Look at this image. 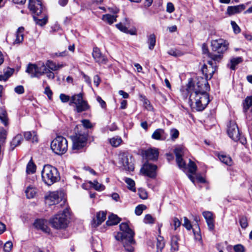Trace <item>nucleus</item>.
Segmentation results:
<instances>
[{"label": "nucleus", "instance_id": "nucleus-1", "mask_svg": "<svg viewBox=\"0 0 252 252\" xmlns=\"http://www.w3.org/2000/svg\"><path fill=\"white\" fill-rule=\"evenodd\" d=\"M212 71L209 74L207 73V66L204 65L202 68V72L205 75L206 79H203L202 83H197L196 88L191 81L189 82L187 86V91L189 94V102L191 106L194 102L197 111H202L208 104L210 99L206 91L209 89L207 80L210 79L213 75L214 71L211 67Z\"/></svg>", "mask_w": 252, "mask_h": 252}, {"label": "nucleus", "instance_id": "nucleus-2", "mask_svg": "<svg viewBox=\"0 0 252 252\" xmlns=\"http://www.w3.org/2000/svg\"><path fill=\"white\" fill-rule=\"evenodd\" d=\"M121 232H118L115 236L117 240L122 243L125 250L128 252H133L134 250L135 241L134 239L135 233L129 228L128 224L123 222L120 225Z\"/></svg>", "mask_w": 252, "mask_h": 252}, {"label": "nucleus", "instance_id": "nucleus-3", "mask_svg": "<svg viewBox=\"0 0 252 252\" xmlns=\"http://www.w3.org/2000/svg\"><path fill=\"white\" fill-rule=\"evenodd\" d=\"M29 8L34 14L33 18L37 24L43 26L47 22V16L44 13L41 0H29Z\"/></svg>", "mask_w": 252, "mask_h": 252}, {"label": "nucleus", "instance_id": "nucleus-4", "mask_svg": "<svg viewBox=\"0 0 252 252\" xmlns=\"http://www.w3.org/2000/svg\"><path fill=\"white\" fill-rule=\"evenodd\" d=\"M228 43L223 39L213 40L211 42V46L214 53H208V57L215 62H220L222 58L223 54L228 49Z\"/></svg>", "mask_w": 252, "mask_h": 252}, {"label": "nucleus", "instance_id": "nucleus-5", "mask_svg": "<svg viewBox=\"0 0 252 252\" xmlns=\"http://www.w3.org/2000/svg\"><path fill=\"white\" fill-rule=\"evenodd\" d=\"M41 175L43 181L48 186L54 184L60 179L57 169L50 165L44 166Z\"/></svg>", "mask_w": 252, "mask_h": 252}, {"label": "nucleus", "instance_id": "nucleus-6", "mask_svg": "<svg viewBox=\"0 0 252 252\" xmlns=\"http://www.w3.org/2000/svg\"><path fill=\"white\" fill-rule=\"evenodd\" d=\"M74 104L75 105L74 110L77 113L86 111L90 109V106L87 100L83 98V93H80L73 95L69 102V105Z\"/></svg>", "mask_w": 252, "mask_h": 252}, {"label": "nucleus", "instance_id": "nucleus-7", "mask_svg": "<svg viewBox=\"0 0 252 252\" xmlns=\"http://www.w3.org/2000/svg\"><path fill=\"white\" fill-rule=\"evenodd\" d=\"M68 210H64L61 213L56 215L50 220V223L52 226L56 229H63L67 226L69 221L67 219L66 213Z\"/></svg>", "mask_w": 252, "mask_h": 252}, {"label": "nucleus", "instance_id": "nucleus-8", "mask_svg": "<svg viewBox=\"0 0 252 252\" xmlns=\"http://www.w3.org/2000/svg\"><path fill=\"white\" fill-rule=\"evenodd\" d=\"M118 164L123 169L131 171L134 170L132 156L128 153H121L118 155Z\"/></svg>", "mask_w": 252, "mask_h": 252}, {"label": "nucleus", "instance_id": "nucleus-9", "mask_svg": "<svg viewBox=\"0 0 252 252\" xmlns=\"http://www.w3.org/2000/svg\"><path fill=\"white\" fill-rule=\"evenodd\" d=\"M45 67L44 63H39L38 64L29 63L27 67L26 72L31 77H39L46 72Z\"/></svg>", "mask_w": 252, "mask_h": 252}, {"label": "nucleus", "instance_id": "nucleus-10", "mask_svg": "<svg viewBox=\"0 0 252 252\" xmlns=\"http://www.w3.org/2000/svg\"><path fill=\"white\" fill-rule=\"evenodd\" d=\"M227 134L234 142H244L246 140L244 137H240V133L238 126L234 121H230L227 125Z\"/></svg>", "mask_w": 252, "mask_h": 252}, {"label": "nucleus", "instance_id": "nucleus-11", "mask_svg": "<svg viewBox=\"0 0 252 252\" xmlns=\"http://www.w3.org/2000/svg\"><path fill=\"white\" fill-rule=\"evenodd\" d=\"M187 150L185 147H177L174 150L176 155V161L180 168H185L186 164L182 157L184 156L187 153Z\"/></svg>", "mask_w": 252, "mask_h": 252}, {"label": "nucleus", "instance_id": "nucleus-12", "mask_svg": "<svg viewBox=\"0 0 252 252\" xmlns=\"http://www.w3.org/2000/svg\"><path fill=\"white\" fill-rule=\"evenodd\" d=\"M157 166L155 164L146 163L144 164L141 171L145 175L151 178H155L157 176Z\"/></svg>", "mask_w": 252, "mask_h": 252}, {"label": "nucleus", "instance_id": "nucleus-13", "mask_svg": "<svg viewBox=\"0 0 252 252\" xmlns=\"http://www.w3.org/2000/svg\"><path fill=\"white\" fill-rule=\"evenodd\" d=\"M68 143H51L50 147L52 151L57 155H63L67 150Z\"/></svg>", "mask_w": 252, "mask_h": 252}, {"label": "nucleus", "instance_id": "nucleus-14", "mask_svg": "<svg viewBox=\"0 0 252 252\" xmlns=\"http://www.w3.org/2000/svg\"><path fill=\"white\" fill-rule=\"evenodd\" d=\"M92 56L95 62L99 64H106L107 62V58L102 54L100 49L96 47L93 48Z\"/></svg>", "mask_w": 252, "mask_h": 252}, {"label": "nucleus", "instance_id": "nucleus-15", "mask_svg": "<svg viewBox=\"0 0 252 252\" xmlns=\"http://www.w3.org/2000/svg\"><path fill=\"white\" fill-rule=\"evenodd\" d=\"M61 198L58 191L49 192L45 196V203L49 205H52L58 203Z\"/></svg>", "mask_w": 252, "mask_h": 252}, {"label": "nucleus", "instance_id": "nucleus-16", "mask_svg": "<svg viewBox=\"0 0 252 252\" xmlns=\"http://www.w3.org/2000/svg\"><path fill=\"white\" fill-rule=\"evenodd\" d=\"M106 219V213L104 211H100L96 213V219L94 218L92 221V225L97 227L101 224Z\"/></svg>", "mask_w": 252, "mask_h": 252}, {"label": "nucleus", "instance_id": "nucleus-17", "mask_svg": "<svg viewBox=\"0 0 252 252\" xmlns=\"http://www.w3.org/2000/svg\"><path fill=\"white\" fill-rule=\"evenodd\" d=\"M144 154L147 159L156 160L158 158L159 153L158 149L150 148L145 150Z\"/></svg>", "mask_w": 252, "mask_h": 252}, {"label": "nucleus", "instance_id": "nucleus-18", "mask_svg": "<svg viewBox=\"0 0 252 252\" xmlns=\"http://www.w3.org/2000/svg\"><path fill=\"white\" fill-rule=\"evenodd\" d=\"M202 215L206 220L209 229L210 230H214V220L212 213L209 211H205L203 212Z\"/></svg>", "mask_w": 252, "mask_h": 252}, {"label": "nucleus", "instance_id": "nucleus-19", "mask_svg": "<svg viewBox=\"0 0 252 252\" xmlns=\"http://www.w3.org/2000/svg\"><path fill=\"white\" fill-rule=\"evenodd\" d=\"M47 221L45 220L39 219L36 220L34 225L37 229H40L46 233H49L50 229L47 226Z\"/></svg>", "mask_w": 252, "mask_h": 252}, {"label": "nucleus", "instance_id": "nucleus-20", "mask_svg": "<svg viewBox=\"0 0 252 252\" xmlns=\"http://www.w3.org/2000/svg\"><path fill=\"white\" fill-rule=\"evenodd\" d=\"M246 8V5L244 4L236 6H229L227 8V13L229 15H232L239 13Z\"/></svg>", "mask_w": 252, "mask_h": 252}, {"label": "nucleus", "instance_id": "nucleus-21", "mask_svg": "<svg viewBox=\"0 0 252 252\" xmlns=\"http://www.w3.org/2000/svg\"><path fill=\"white\" fill-rule=\"evenodd\" d=\"M167 136L163 129L158 128L153 132L152 137L156 140L164 141L166 139Z\"/></svg>", "mask_w": 252, "mask_h": 252}, {"label": "nucleus", "instance_id": "nucleus-22", "mask_svg": "<svg viewBox=\"0 0 252 252\" xmlns=\"http://www.w3.org/2000/svg\"><path fill=\"white\" fill-rule=\"evenodd\" d=\"M44 66H45L47 70H52V71H57L62 68L63 65V64H56L53 61L48 60L46 63L44 64Z\"/></svg>", "mask_w": 252, "mask_h": 252}, {"label": "nucleus", "instance_id": "nucleus-23", "mask_svg": "<svg viewBox=\"0 0 252 252\" xmlns=\"http://www.w3.org/2000/svg\"><path fill=\"white\" fill-rule=\"evenodd\" d=\"M24 136L26 141L37 142L38 140V136L34 131L25 132L24 133Z\"/></svg>", "mask_w": 252, "mask_h": 252}, {"label": "nucleus", "instance_id": "nucleus-24", "mask_svg": "<svg viewBox=\"0 0 252 252\" xmlns=\"http://www.w3.org/2000/svg\"><path fill=\"white\" fill-rule=\"evenodd\" d=\"M25 192L27 198H33L37 193V189L32 186H29L27 188Z\"/></svg>", "mask_w": 252, "mask_h": 252}, {"label": "nucleus", "instance_id": "nucleus-25", "mask_svg": "<svg viewBox=\"0 0 252 252\" xmlns=\"http://www.w3.org/2000/svg\"><path fill=\"white\" fill-rule=\"evenodd\" d=\"M179 238L177 236H172L171 238V251L172 252H177L179 250Z\"/></svg>", "mask_w": 252, "mask_h": 252}, {"label": "nucleus", "instance_id": "nucleus-26", "mask_svg": "<svg viewBox=\"0 0 252 252\" xmlns=\"http://www.w3.org/2000/svg\"><path fill=\"white\" fill-rule=\"evenodd\" d=\"M120 221V219L117 215L112 214L109 216L106 223L107 225H113L118 224Z\"/></svg>", "mask_w": 252, "mask_h": 252}, {"label": "nucleus", "instance_id": "nucleus-27", "mask_svg": "<svg viewBox=\"0 0 252 252\" xmlns=\"http://www.w3.org/2000/svg\"><path fill=\"white\" fill-rule=\"evenodd\" d=\"M24 28L22 27H20L18 29L16 32V38L14 41L15 43H21L24 39Z\"/></svg>", "mask_w": 252, "mask_h": 252}, {"label": "nucleus", "instance_id": "nucleus-28", "mask_svg": "<svg viewBox=\"0 0 252 252\" xmlns=\"http://www.w3.org/2000/svg\"><path fill=\"white\" fill-rule=\"evenodd\" d=\"M242 62L243 59L241 57L234 58L231 59L230 63L228 65L231 69L234 70L236 69V66Z\"/></svg>", "mask_w": 252, "mask_h": 252}, {"label": "nucleus", "instance_id": "nucleus-29", "mask_svg": "<svg viewBox=\"0 0 252 252\" xmlns=\"http://www.w3.org/2000/svg\"><path fill=\"white\" fill-rule=\"evenodd\" d=\"M117 17V16L116 15H112L111 14H107L103 15L102 16V19L109 25H111L116 21Z\"/></svg>", "mask_w": 252, "mask_h": 252}, {"label": "nucleus", "instance_id": "nucleus-30", "mask_svg": "<svg viewBox=\"0 0 252 252\" xmlns=\"http://www.w3.org/2000/svg\"><path fill=\"white\" fill-rule=\"evenodd\" d=\"M86 143H72V150L74 153L82 151Z\"/></svg>", "mask_w": 252, "mask_h": 252}, {"label": "nucleus", "instance_id": "nucleus-31", "mask_svg": "<svg viewBox=\"0 0 252 252\" xmlns=\"http://www.w3.org/2000/svg\"><path fill=\"white\" fill-rule=\"evenodd\" d=\"M157 248L158 249L157 252L161 251L165 246V242L164 239L160 236H158L157 238Z\"/></svg>", "mask_w": 252, "mask_h": 252}, {"label": "nucleus", "instance_id": "nucleus-32", "mask_svg": "<svg viewBox=\"0 0 252 252\" xmlns=\"http://www.w3.org/2000/svg\"><path fill=\"white\" fill-rule=\"evenodd\" d=\"M218 158L223 163L227 165H231L232 164V159L230 157L224 155H218Z\"/></svg>", "mask_w": 252, "mask_h": 252}, {"label": "nucleus", "instance_id": "nucleus-33", "mask_svg": "<svg viewBox=\"0 0 252 252\" xmlns=\"http://www.w3.org/2000/svg\"><path fill=\"white\" fill-rule=\"evenodd\" d=\"M243 105L244 111L246 112L249 108L252 106V96H248L246 98Z\"/></svg>", "mask_w": 252, "mask_h": 252}, {"label": "nucleus", "instance_id": "nucleus-34", "mask_svg": "<svg viewBox=\"0 0 252 252\" xmlns=\"http://www.w3.org/2000/svg\"><path fill=\"white\" fill-rule=\"evenodd\" d=\"M36 166L32 162V160H30L27 166V172L28 174H32L35 172Z\"/></svg>", "mask_w": 252, "mask_h": 252}, {"label": "nucleus", "instance_id": "nucleus-35", "mask_svg": "<svg viewBox=\"0 0 252 252\" xmlns=\"http://www.w3.org/2000/svg\"><path fill=\"white\" fill-rule=\"evenodd\" d=\"M89 183L96 190L101 191L104 189V186L99 184L97 181L94 180V182L90 181Z\"/></svg>", "mask_w": 252, "mask_h": 252}, {"label": "nucleus", "instance_id": "nucleus-36", "mask_svg": "<svg viewBox=\"0 0 252 252\" xmlns=\"http://www.w3.org/2000/svg\"><path fill=\"white\" fill-rule=\"evenodd\" d=\"M149 48L153 50L156 44V36L154 34H151L148 38Z\"/></svg>", "mask_w": 252, "mask_h": 252}, {"label": "nucleus", "instance_id": "nucleus-37", "mask_svg": "<svg viewBox=\"0 0 252 252\" xmlns=\"http://www.w3.org/2000/svg\"><path fill=\"white\" fill-rule=\"evenodd\" d=\"M125 182L127 184L128 188L133 191H135L136 189L135 187L134 181L130 178H126Z\"/></svg>", "mask_w": 252, "mask_h": 252}, {"label": "nucleus", "instance_id": "nucleus-38", "mask_svg": "<svg viewBox=\"0 0 252 252\" xmlns=\"http://www.w3.org/2000/svg\"><path fill=\"white\" fill-rule=\"evenodd\" d=\"M239 223L241 227L243 229L246 228L248 225V220L246 217L244 216H241L239 217Z\"/></svg>", "mask_w": 252, "mask_h": 252}, {"label": "nucleus", "instance_id": "nucleus-39", "mask_svg": "<svg viewBox=\"0 0 252 252\" xmlns=\"http://www.w3.org/2000/svg\"><path fill=\"white\" fill-rule=\"evenodd\" d=\"M117 28L120 30L121 31L128 33H129L130 34H134L135 33L133 32H130L128 30V29L124 25H123L122 23H119L116 25Z\"/></svg>", "mask_w": 252, "mask_h": 252}, {"label": "nucleus", "instance_id": "nucleus-40", "mask_svg": "<svg viewBox=\"0 0 252 252\" xmlns=\"http://www.w3.org/2000/svg\"><path fill=\"white\" fill-rule=\"evenodd\" d=\"M145 205L141 204L138 205L135 209V213L136 215L139 216L142 214L143 211L146 209Z\"/></svg>", "mask_w": 252, "mask_h": 252}, {"label": "nucleus", "instance_id": "nucleus-41", "mask_svg": "<svg viewBox=\"0 0 252 252\" xmlns=\"http://www.w3.org/2000/svg\"><path fill=\"white\" fill-rule=\"evenodd\" d=\"M170 135L171 140L174 141L179 137V132L177 129L173 128L170 130Z\"/></svg>", "mask_w": 252, "mask_h": 252}, {"label": "nucleus", "instance_id": "nucleus-42", "mask_svg": "<svg viewBox=\"0 0 252 252\" xmlns=\"http://www.w3.org/2000/svg\"><path fill=\"white\" fill-rule=\"evenodd\" d=\"M189 172L193 174H195L197 169V167L195 163L192 161L190 159L189 160Z\"/></svg>", "mask_w": 252, "mask_h": 252}, {"label": "nucleus", "instance_id": "nucleus-43", "mask_svg": "<svg viewBox=\"0 0 252 252\" xmlns=\"http://www.w3.org/2000/svg\"><path fill=\"white\" fill-rule=\"evenodd\" d=\"M181 224V222L177 218L174 217L173 219V222H172V223H170V225H171V226L173 225L174 226V228H173L174 230H176L178 227L180 226Z\"/></svg>", "mask_w": 252, "mask_h": 252}, {"label": "nucleus", "instance_id": "nucleus-44", "mask_svg": "<svg viewBox=\"0 0 252 252\" xmlns=\"http://www.w3.org/2000/svg\"><path fill=\"white\" fill-rule=\"evenodd\" d=\"M183 225L188 230L192 229V225L190 221L186 217L184 218V223L183 224Z\"/></svg>", "mask_w": 252, "mask_h": 252}, {"label": "nucleus", "instance_id": "nucleus-45", "mask_svg": "<svg viewBox=\"0 0 252 252\" xmlns=\"http://www.w3.org/2000/svg\"><path fill=\"white\" fill-rule=\"evenodd\" d=\"M233 250L235 252H245V247L241 244H237L233 247Z\"/></svg>", "mask_w": 252, "mask_h": 252}, {"label": "nucleus", "instance_id": "nucleus-46", "mask_svg": "<svg viewBox=\"0 0 252 252\" xmlns=\"http://www.w3.org/2000/svg\"><path fill=\"white\" fill-rule=\"evenodd\" d=\"M83 126L86 128H91L93 125L89 120L84 119L81 121Z\"/></svg>", "mask_w": 252, "mask_h": 252}, {"label": "nucleus", "instance_id": "nucleus-47", "mask_svg": "<svg viewBox=\"0 0 252 252\" xmlns=\"http://www.w3.org/2000/svg\"><path fill=\"white\" fill-rule=\"evenodd\" d=\"M144 221L146 223H153L154 222V219L150 214H147L145 216Z\"/></svg>", "mask_w": 252, "mask_h": 252}, {"label": "nucleus", "instance_id": "nucleus-48", "mask_svg": "<svg viewBox=\"0 0 252 252\" xmlns=\"http://www.w3.org/2000/svg\"><path fill=\"white\" fill-rule=\"evenodd\" d=\"M6 137V131L2 128H0V142H3Z\"/></svg>", "mask_w": 252, "mask_h": 252}, {"label": "nucleus", "instance_id": "nucleus-49", "mask_svg": "<svg viewBox=\"0 0 252 252\" xmlns=\"http://www.w3.org/2000/svg\"><path fill=\"white\" fill-rule=\"evenodd\" d=\"M13 244L11 242H7L3 246V250L5 252H9L12 248Z\"/></svg>", "mask_w": 252, "mask_h": 252}, {"label": "nucleus", "instance_id": "nucleus-50", "mask_svg": "<svg viewBox=\"0 0 252 252\" xmlns=\"http://www.w3.org/2000/svg\"><path fill=\"white\" fill-rule=\"evenodd\" d=\"M0 120H1V122L5 126H6L8 124L7 122V118L6 116V112L3 111L2 115H0Z\"/></svg>", "mask_w": 252, "mask_h": 252}, {"label": "nucleus", "instance_id": "nucleus-51", "mask_svg": "<svg viewBox=\"0 0 252 252\" xmlns=\"http://www.w3.org/2000/svg\"><path fill=\"white\" fill-rule=\"evenodd\" d=\"M138 194L140 198L142 199H146L148 197L147 193L144 189H139Z\"/></svg>", "mask_w": 252, "mask_h": 252}, {"label": "nucleus", "instance_id": "nucleus-52", "mask_svg": "<svg viewBox=\"0 0 252 252\" xmlns=\"http://www.w3.org/2000/svg\"><path fill=\"white\" fill-rule=\"evenodd\" d=\"M231 26L233 28V31L234 32L238 33L240 32V28L237 25V24L234 21H231Z\"/></svg>", "mask_w": 252, "mask_h": 252}, {"label": "nucleus", "instance_id": "nucleus-53", "mask_svg": "<svg viewBox=\"0 0 252 252\" xmlns=\"http://www.w3.org/2000/svg\"><path fill=\"white\" fill-rule=\"evenodd\" d=\"M60 98L62 102L65 103L69 100L70 97L65 94H61L60 95Z\"/></svg>", "mask_w": 252, "mask_h": 252}, {"label": "nucleus", "instance_id": "nucleus-54", "mask_svg": "<svg viewBox=\"0 0 252 252\" xmlns=\"http://www.w3.org/2000/svg\"><path fill=\"white\" fill-rule=\"evenodd\" d=\"M175 10L174 6L173 4L171 2H168L167 4V7H166V11L168 13H172Z\"/></svg>", "mask_w": 252, "mask_h": 252}, {"label": "nucleus", "instance_id": "nucleus-55", "mask_svg": "<svg viewBox=\"0 0 252 252\" xmlns=\"http://www.w3.org/2000/svg\"><path fill=\"white\" fill-rule=\"evenodd\" d=\"M15 92L18 94H22L24 92L23 86L20 85L15 88Z\"/></svg>", "mask_w": 252, "mask_h": 252}, {"label": "nucleus", "instance_id": "nucleus-56", "mask_svg": "<svg viewBox=\"0 0 252 252\" xmlns=\"http://www.w3.org/2000/svg\"><path fill=\"white\" fill-rule=\"evenodd\" d=\"M44 93L48 96L50 99H51L53 93L49 87L47 86L45 88Z\"/></svg>", "mask_w": 252, "mask_h": 252}, {"label": "nucleus", "instance_id": "nucleus-57", "mask_svg": "<svg viewBox=\"0 0 252 252\" xmlns=\"http://www.w3.org/2000/svg\"><path fill=\"white\" fill-rule=\"evenodd\" d=\"M96 99L102 108L105 109L106 108V104L105 102L100 96H97Z\"/></svg>", "mask_w": 252, "mask_h": 252}, {"label": "nucleus", "instance_id": "nucleus-58", "mask_svg": "<svg viewBox=\"0 0 252 252\" xmlns=\"http://www.w3.org/2000/svg\"><path fill=\"white\" fill-rule=\"evenodd\" d=\"M64 141L65 142H67V140L65 138L63 137V136H62L61 135H57L56 136V138L53 141H52V142H63Z\"/></svg>", "mask_w": 252, "mask_h": 252}, {"label": "nucleus", "instance_id": "nucleus-59", "mask_svg": "<svg viewBox=\"0 0 252 252\" xmlns=\"http://www.w3.org/2000/svg\"><path fill=\"white\" fill-rule=\"evenodd\" d=\"M71 139L73 142H86L87 139H82L80 137H78L77 134H76L75 136H71Z\"/></svg>", "mask_w": 252, "mask_h": 252}, {"label": "nucleus", "instance_id": "nucleus-60", "mask_svg": "<svg viewBox=\"0 0 252 252\" xmlns=\"http://www.w3.org/2000/svg\"><path fill=\"white\" fill-rule=\"evenodd\" d=\"M100 82V78L97 75L94 77V83L96 87H98Z\"/></svg>", "mask_w": 252, "mask_h": 252}, {"label": "nucleus", "instance_id": "nucleus-61", "mask_svg": "<svg viewBox=\"0 0 252 252\" xmlns=\"http://www.w3.org/2000/svg\"><path fill=\"white\" fill-rule=\"evenodd\" d=\"M14 142H21L23 140V135L21 134H17L13 139Z\"/></svg>", "mask_w": 252, "mask_h": 252}, {"label": "nucleus", "instance_id": "nucleus-62", "mask_svg": "<svg viewBox=\"0 0 252 252\" xmlns=\"http://www.w3.org/2000/svg\"><path fill=\"white\" fill-rule=\"evenodd\" d=\"M45 73L47 74V77L49 79H54L55 74L53 72L51 71L50 70H49V71H48V70H47V72H45Z\"/></svg>", "mask_w": 252, "mask_h": 252}, {"label": "nucleus", "instance_id": "nucleus-63", "mask_svg": "<svg viewBox=\"0 0 252 252\" xmlns=\"http://www.w3.org/2000/svg\"><path fill=\"white\" fill-rule=\"evenodd\" d=\"M119 94L120 95H122L123 96V97L124 98H127L129 96L128 94L123 90L119 91Z\"/></svg>", "mask_w": 252, "mask_h": 252}, {"label": "nucleus", "instance_id": "nucleus-64", "mask_svg": "<svg viewBox=\"0 0 252 252\" xmlns=\"http://www.w3.org/2000/svg\"><path fill=\"white\" fill-rule=\"evenodd\" d=\"M168 54L171 56L174 57H177L179 55V53H178L177 51L174 50H170L168 51Z\"/></svg>", "mask_w": 252, "mask_h": 252}]
</instances>
